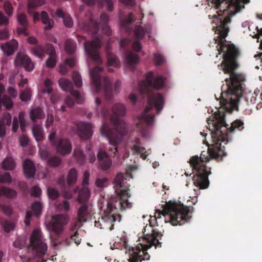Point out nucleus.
Segmentation results:
<instances>
[{
    "mask_svg": "<svg viewBox=\"0 0 262 262\" xmlns=\"http://www.w3.org/2000/svg\"><path fill=\"white\" fill-rule=\"evenodd\" d=\"M64 48L67 53L72 54L75 53L76 49V42L71 39H67L65 41Z\"/></svg>",
    "mask_w": 262,
    "mask_h": 262,
    "instance_id": "26",
    "label": "nucleus"
},
{
    "mask_svg": "<svg viewBox=\"0 0 262 262\" xmlns=\"http://www.w3.org/2000/svg\"><path fill=\"white\" fill-rule=\"evenodd\" d=\"M45 49L46 50V53L51 56H56L55 49L51 43H47L46 45Z\"/></svg>",
    "mask_w": 262,
    "mask_h": 262,
    "instance_id": "46",
    "label": "nucleus"
},
{
    "mask_svg": "<svg viewBox=\"0 0 262 262\" xmlns=\"http://www.w3.org/2000/svg\"><path fill=\"white\" fill-rule=\"evenodd\" d=\"M219 125H221L219 128L221 131V137L225 138L224 141H221V142L225 144H226L229 142V133H232L235 130L241 131L244 128L243 122L239 119H237L233 122L231 123V126L228 127V125L226 123L224 116H220L214 121L213 123L214 130L213 132L216 131V129H217L216 127L219 126Z\"/></svg>",
    "mask_w": 262,
    "mask_h": 262,
    "instance_id": "11",
    "label": "nucleus"
},
{
    "mask_svg": "<svg viewBox=\"0 0 262 262\" xmlns=\"http://www.w3.org/2000/svg\"><path fill=\"white\" fill-rule=\"evenodd\" d=\"M48 138L59 154L64 156L71 152L72 144L69 139L56 137L54 132L49 135Z\"/></svg>",
    "mask_w": 262,
    "mask_h": 262,
    "instance_id": "12",
    "label": "nucleus"
},
{
    "mask_svg": "<svg viewBox=\"0 0 262 262\" xmlns=\"http://www.w3.org/2000/svg\"><path fill=\"white\" fill-rule=\"evenodd\" d=\"M30 118L32 121H35L37 119H41L44 116L43 111L39 107L32 109L30 113Z\"/></svg>",
    "mask_w": 262,
    "mask_h": 262,
    "instance_id": "29",
    "label": "nucleus"
},
{
    "mask_svg": "<svg viewBox=\"0 0 262 262\" xmlns=\"http://www.w3.org/2000/svg\"><path fill=\"white\" fill-rule=\"evenodd\" d=\"M74 192L78 193L77 200L80 203L88 201L91 195L90 190L87 187H82L80 188L77 186L74 189Z\"/></svg>",
    "mask_w": 262,
    "mask_h": 262,
    "instance_id": "19",
    "label": "nucleus"
},
{
    "mask_svg": "<svg viewBox=\"0 0 262 262\" xmlns=\"http://www.w3.org/2000/svg\"><path fill=\"white\" fill-rule=\"evenodd\" d=\"M14 62L16 67H24L27 71H32L34 68V63L29 57L21 53L17 54Z\"/></svg>",
    "mask_w": 262,
    "mask_h": 262,
    "instance_id": "15",
    "label": "nucleus"
},
{
    "mask_svg": "<svg viewBox=\"0 0 262 262\" xmlns=\"http://www.w3.org/2000/svg\"><path fill=\"white\" fill-rule=\"evenodd\" d=\"M117 61L116 56L113 54H108L107 55V65L113 66L115 67L117 66Z\"/></svg>",
    "mask_w": 262,
    "mask_h": 262,
    "instance_id": "48",
    "label": "nucleus"
},
{
    "mask_svg": "<svg viewBox=\"0 0 262 262\" xmlns=\"http://www.w3.org/2000/svg\"><path fill=\"white\" fill-rule=\"evenodd\" d=\"M3 226L4 230L6 232H9L10 231L12 230L14 228V224L12 222H10L8 221L4 222Z\"/></svg>",
    "mask_w": 262,
    "mask_h": 262,
    "instance_id": "52",
    "label": "nucleus"
},
{
    "mask_svg": "<svg viewBox=\"0 0 262 262\" xmlns=\"http://www.w3.org/2000/svg\"><path fill=\"white\" fill-rule=\"evenodd\" d=\"M2 167L6 170H13L15 167V163L13 158L7 157L2 163Z\"/></svg>",
    "mask_w": 262,
    "mask_h": 262,
    "instance_id": "30",
    "label": "nucleus"
},
{
    "mask_svg": "<svg viewBox=\"0 0 262 262\" xmlns=\"http://www.w3.org/2000/svg\"><path fill=\"white\" fill-rule=\"evenodd\" d=\"M9 37V35L7 29L5 28L0 30V40L7 39Z\"/></svg>",
    "mask_w": 262,
    "mask_h": 262,
    "instance_id": "57",
    "label": "nucleus"
},
{
    "mask_svg": "<svg viewBox=\"0 0 262 262\" xmlns=\"http://www.w3.org/2000/svg\"><path fill=\"white\" fill-rule=\"evenodd\" d=\"M1 209L7 215H10L12 213V209L11 207L6 204H2L0 205Z\"/></svg>",
    "mask_w": 262,
    "mask_h": 262,
    "instance_id": "54",
    "label": "nucleus"
},
{
    "mask_svg": "<svg viewBox=\"0 0 262 262\" xmlns=\"http://www.w3.org/2000/svg\"><path fill=\"white\" fill-rule=\"evenodd\" d=\"M7 93L10 96L11 99H14L17 95V91L13 87H9L7 89ZM12 100V99H11Z\"/></svg>",
    "mask_w": 262,
    "mask_h": 262,
    "instance_id": "56",
    "label": "nucleus"
},
{
    "mask_svg": "<svg viewBox=\"0 0 262 262\" xmlns=\"http://www.w3.org/2000/svg\"><path fill=\"white\" fill-rule=\"evenodd\" d=\"M77 180V172L75 168H72L69 172L67 177V184L68 185L74 184Z\"/></svg>",
    "mask_w": 262,
    "mask_h": 262,
    "instance_id": "31",
    "label": "nucleus"
},
{
    "mask_svg": "<svg viewBox=\"0 0 262 262\" xmlns=\"http://www.w3.org/2000/svg\"><path fill=\"white\" fill-rule=\"evenodd\" d=\"M61 160L59 157L56 156L51 157L48 159V164L51 167H56L59 166Z\"/></svg>",
    "mask_w": 262,
    "mask_h": 262,
    "instance_id": "35",
    "label": "nucleus"
},
{
    "mask_svg": "<svg viewBox=\"0 0 262 262\" xmlns=\"http://www.w3.org/2000/svg\"><path fill=\"white\" fill-rule=\"evenodd\" d=\"M220 126H217L216 131L211 133L213 144L208 147V151H203L200 157L192 156L189 160L190 166L193 170L196 171V173L192 178L193 184L200 189L207 188L209 184L208 176L211 172L207 170L204 163L208 161L210 158L219 162L222 160L223 157L226 156L225 146L222 145L221 142L224 141L225 138L220 136L221 135V131L219 128Z\"/></svg>",
    "mask_w": 262,
    "mask_h": 262,
    "instance_id": "2",
    "label": "nucleus"
},
{
    "mask_svg": "<svg viewBox=\"0 0 262 262\" xmlns=\"http://www.w3.org/2000/svg\"><path fill=\"white\" fill-rule=\"evenodd\" d=\"M3 51L8 56L11 55L17 49L18 42L15 39H12L1 46Z\"/></svg>",
    "mask_w": 262,
    "mask_h": 262,
    "instance_id": "22",
    "label": "nucleus"
},
{
    "mask_svg": "<svg viewBox=\"0 0 262 262\" xmlns=\"http://www.w3.org/2000/svg\"><path fill=\"white\" fill-rule=\"evenodd\" d=\"M9 19L1 12H0V26L7 25L8 23Z\"/></svg>",
    "mask_w": 262,
    "mask_h": 262,
    "instance_id": "62",
    "label": "nucleus"
},
{
    "mask_svg": "<svg viewBox=\"0 0 262 262\" xmlns=\"http://www.w3.org/2000/svg\"><path fill=\"white\" fill-rule=\"evenodd\" d=\"M4 90V85L0 83V109L3 105L6 110H9L13 107V102L8 96L6 95L2 96Z\"/></svg>",
    "mask_w": 262,
    "mask_h": 262,
    "instance_id": "20",
    "label": "nucleus"
},
{
    "mask_svg": "<svg viewBox=\"0 0 262 262\" xmlns=\"http://www.w3.org/2000/svg\"><path fill=\"white\" fill-rule=\"evenodd\" d=\"M154 60L155 61L156 64L159 66L164 62V59L162 55L159 53H156L154 55Z\"/></svg>",
    "mask_w": 262,
    "mask_h": 262,
    "instance_id": "50",
    "label": "nucleus"
},
{
    "mask_svg": "<svg viewBox=\"0 0 262 262\" xmlns=\"http://www.w3.org/2000/svg\"><path fill=\"white\" fill-rule=\"evenodd\" d=\"M165 83V80L162 76H154V73L151 71L147 73L145 80L139 83L140 93L147 97V106L139 118L140 123L143 122L148 126L151 125L154 121L155 115L147 113L155 107L157 113L159 114L163 109L164 105L163 96L159 93H154L152 89L160 90L164 86Z\"/></svg>",
    "mask_w": 262,
    "mask_h": 262,
    "instance_id": "4",
    "label": "nucleus"
},
{
    "mask_svg": "<svg viewBox=\"0 0 262 262\" xmlns=\"http://www.w3.org/2000/svg\"><path fill=\"white\" fill-rule=\"evenodd\" d=\"M19 141L20 145L25 147L28 144L29 139L26 136L23 135L20 137Z\"/></svg>",
    "mask_w": 262,
    "mask_h": 262,
    "instance_id": "59",
    "label": "nucleus"
},
{
    "mask_svg": "<svg viewBox=\"0 0 262 262\" xmlns=\"http://www.w3.org/2000/svg\"><path fill=\"white\" fill-rule=\"evenodd\" d=\"M112 112L111 120L114 125V128H110L107 124L104 123L101 127L100 132L102 136L108 139L111 146L109 151L113 152L115 157L118 156L117 145L127 133V124L119 118L125 115L126 108L123 104L117 103L113 105Z\"/></svg>",
    "mask_w": 262,
    "mask_h": 262,
    "instance_id": "6",
    "label": "nucleus"
},
{
    "mask_svg": "<svg viewBox=\"0 0 262 262\" xmlns=\"http://www.w3.org/2000/svg\"><path fill=\"white\" fill-rule=\"evenodd\" d=\"M11 177L8 172L0 175V182L2 183H10L11 182Z\"/></svg>",
    "mask_w": 262,
    "mask_h": 262,
    "instance_id": "47",
    "label": "nucleus"
},
{
    "mask_svg": "<svg viewBox=\"0 0 262 262\" xmlns=\"http://www.w3.org/2000/svg\"><path fill=\"white\" fill-rule=\"evenodd\" d=\"M145 34V30L143 27L138 26L136 28L135 30V35L137 39L140 40L142 39L144 37Z\"/></svg>",
    "mask_w": 262,
    "mask_h": 262,
    "instance_id": "41",
    "label": "nucleus"
},
{
    "mask_svg": "<svg viewBox=\"0 0 262 262\" xmlns=\"http://www.w3.org/2000/svg\"><path fill=\"white\" fill-rule=\"evenodd\" d=\"M132 48L135 51L139 52L142 48V46L139 40H136L134 42L132 45Z\"/></svg>",
    "mask_w": 262,
    "mask_h": 262,
    "instance_id": "61",
    "label": "nucleus"
},
{
    "mask_svg": "<svg viewBox=\"0 0 262 262\" xmlns=\"http://www.w3.org/2000/svg\"><path fill=\"white\" fill-rule=\"evenodd\" d=\"M32 130L33 135L36 141L39 142L43 140V130L41 126L38 125H34Z\"/></svg>",
    "mask_w": 262,
    "mask_h": 262,
    "instance_id": "25",
    "label": "nucleus"
},
{
    "mask_svg": "<svg viewBox=\"0 0 262 262\" xmlns=\"http://www.w3.org/2000/svg\"><path fill=\"white\" fill-rule=\"evenodd\" d=\"M23 169L27 177L32 178L34 177L36 169L32 161L29 159L25 160L23 164Z\"/></svg>",
    "mask_w": 262,
    "mask_h": 262,
    "instance_id": "23",
    "label": "nucleus"
},
{
    "mask_svg": "<svg viewBox=\"0 0 262 262\" xmlns=\"http://www.w3.org/2000/svg\"><path fill=\"white\" fill-rule=\"evenodd\" d=\"M73 156L80 165H83L84 163L85 156L81 150L78 148L75 149Z\"/></svg>",
    "mask_w": 262,
    "mask_h": 262,
    "instance_id": "33",
    "label": "nucleus"
},
{
    "mask_svg": "<svg viewBox=\"0 0 262 262\" xmlns=\"http://www.w3.org/2000/svg\"><path fill=\"white\" fill-rule=\"evenodd\" d=\"M12 117L9 113H5L4 114L3 120H1L0 122L3 123L5 125L10 126L11 124Z\"/></svg>",
    "mask_w": 262,
    "mask_h": 262,
    "instance_id": "45",
    "label": "nucleus"
},
{
    "mask_svg": "<svg viewBox=\"0 0 262 262\" xmlns=\"http://www.w3.org/2000/svg\"><path fill=\"white\" fill-rule=\"evenodd\" d=\"M102 69L96 66L90 71V76L94 84L96 93H99L101 90L106 99L110 100L112 96V88L111 83L107 77H101L100 73Z\"/></svg>",
    "mask_w": 262,
    "mask_h": 262,
    "instance_id": "10",
    "label": "nucleus"
},
{
    "mask_svg": "<svg viewBox=\"0 0 262 262\" xmlns=\"http://www.w3.org/2000/svg\"><path fill=\"white\" fill-rule=\"evenodd\" d=\"M33 54L36 56L42 58L45 55V49L40 45H36L32 49Z\"/></svg>",
    "mask_w": 262,
    "mask_h": 262,
    "instance_id": "36",
    "label": "nucleus"
},
{
    "mask_svg": "<svg viewBox=\"0 0 262 262\" xmlns=\"http://www.w3.org/2000/svg\"><path fill=\"white\" fill-rule=\"evenodd\" d=\"M2 195H5L9 198H14L17 195V192L15 190L3 186L0 188V196Z\"/></svg>",
    "mask_w": 262,
    "mask_h": 262,
    "instance_id": "28",
    "label": "nucleus"
},
{
    "mask_svg": "<svg viewBox=\"0 0 262 262\" xmlns=\"http://www.w3.org/2000/svg\"><path fill=\"white\" fill-rule=\"evenodd\" d=\"M63 23L65 26L67 27H72L73 26L72 19L70 16H65L63 18Z\"/></svg>",
    "mask_w": 262,
    "mask_h": 262,
    "instance_id": "58",
    "label": "nucleus"
},
{
    "mask_svg": "<svg viewBox=\"0 0 262 262\" xmlns=\"http://www.w3.org/2000/svg\"><path fill=\"white\" fill-rule=\"evenodd\" d=\"M127 64L129 66L136 64L139 61V56L134 53H128L126 57Z\"/></svg>",
    "mask_w": 262,
    "mask_h": 262,
    "instance_id": "34",
    "label": "nucleus"
},
{
    "mask_svg": "<svg viewBox=\"0 0 262 262\" xmlns=\"http://www.w3.org/2000/svg\"><path fill=\"white\" fill-rule=\"evenodd\" d=\"M25 116V114L23 112H20L18 114L20 128L22 132L23 133L26 132V127L27 126V123Z\"/></svg>",
    "mask_w": 262,
    "mask_h": 262,
    "instance_id": "40",
    "label": "nucleus"
},
{
    "mask_svg": "<svg viewBox=\"0 0 262 262\" xmlns=\"http://www.w3.org/2000/svg\"><path fill=\"white\" fill-rule=\"evenodd\" d=\"M59 84L60 88L64 91H69L77 100L79 103H81L83 101V98L79 92L73 90V84L70 80L64 78H60L59 80Z\"/></svg>",
    "mask_w": 262,
    "mask_h": 262,
    "instance_id": "14",
    "label": "nucleus"
},
{
    "mask_svg": "<svg viewBox=\"0 0 262 262\" xmlns=\"http://www.w3.org/2000/svg\"><path fill=\"white\" fill-rule=\"evenodd\" d=\"M69 221V217L67 214H58L52 216L51 222V230L57 236L54 238L50 235L51 242L53 246L55 247L62 244L69 246L73 241L77 246L81 243V238L79 236L78 230L82 226V222L78 219L70 224L68 236L63 241L60 239L63 231V227Z\"/></svg>",
    "mask_w": 262,
    "mask_h": 262,
    "instance_id": "7",
    "label": "nucleus"
},
{
    "mask_svg": "<svg viewBox=\"0 0 262 262\" xmlns=\"http://www.w3.org/2000/svg\"><path fill=\"white\" fill-rule=\"evenodd\" d=\"M3 7L6 13L8 16H11L13 12V7L11 3L9 1H5Z\"/></svg>",
    "mask_w": 262,
    "mask_h": 262,
    "instance_id": "42",
    "label": "nucleus"
},
{
    "mask_svg": "<svg viewBox=\"0 0 262 262\" xmlns=\"http://www.w3.org/2000/svg\"><path fill=\"white\" fill-rule=\"evenodd\" d=\"M17 20L23 27H27L28 25L27 16L25 14H19L17 16Z\"/></svg>",
    "mask_w": 262,
    "mask_h": 262,
    "instance_id": "44",
    "label": "nucleus"
},
{
    "mask_svg": "<svg viewBox=\"0 0 262 262\" xmlns=\"http://www.w3.org/2000/svg\"><path fill=\"white\" fill-rule=\"evenodd\" d=\"M32 209L34 213V215L36 217H38L41 214L42 210V205L40 202L36 201L33 203L32 205Z\"/></svg>",
    "mask_w": 262,
    "mask_h": 262,
    "instance_id": "39",
    "label": "nucleus"
},
{
    "mask_svg": "<svg viewBox=\"0 0 262 262\" xmlns=\"http://www.w3.org/2000/svg\"><path fill=\"white\" fill-rule=\"evenodd\" d=\"M30 246L36 250L38 257H42L47 250V245L44 242L41 230L35 229L30 237Z\"/></svg>",
    "mask_w": 262,
    "mask_h": 262,
    "instance_id": "13",
    "label": "nucleus"
},
{
    "mask_svg": "<svg viewBox=\"0 0 262 262\" xmlns=\"http://www.w3.org/2000/svg\"><path fill=\"white\" fill-rule=\"evenodd\" d=\"M85 4L92 6L98 4L100 8L106 5L107 10L112 11L113 9V2L112 0H82Z\"/></svg>",
    "mask_w": 262,
    "mask_h": 262,
    "instance_id": "21",
    "label": "nucleus"
},
{
    "mask_svg": "<svg viewBox=\"0 0 262 262\" xmlns=\"http://www.w3.org/2000/svg\"><path fill=\"white\" fill-rule=\"evenodd\" d=\"M20 123L18 117H14L12 123V131L14 133L17 132Z\"/></svg>",
    "mask_w": 262,
    "mask_h": 262,
    "instance_id": "53",
    "label": "nucleus"
},
{
    "mask_svg": "<svg viewBox=\"0 0 262 262\" xmlns=\"http://www.w3.org/2000/svg\"><path fill=\"white\" fill-rule=\"evenodd\" d=\"M249 0H213L212 4L218 10L217 15H209L212 19V29L218 34L215 39L219 46L218 51L223 53V60L219 65L225 74L230 77L225 79V84L221 86L220 105L226 112L231 113L238 106V103L243 95V84L246 81L245 76L235 71L238 68V58L240 56L239 49L232 43H227L226 38L230 31L229 24L231 17L244 8V4Z\"/></svg>",
    "mask_w": 262,
    "mask_h": 262,
    "instance_id": "1",
    "label": "nucleus"
},
{
    "mask_svg": "<svg viewBox=\"0 0 262 262\" xmlns=\"http://www.w3.org/2000/svg\"><path fill=\"white\" fill-rule=\"evenodd\" d=\"M60 209L64 211H67L69 209L70 204L68 201L64 200L62 204L59 205Z\"/></svg>",
    "mask_w": 262,
    "mask_h": 262,
    "instance_id": "63",
    "label": "nucleus"
},
{
    "mask_svg": "<svg viewBox=\"0 0 262 262\" xmlns=\"http://www.w3.org/2000/svg\"><path fill=\"white\" fill-rule=\"evenodd\" d=\"M31 95V91L30 89L27 88L25 90L21 91L20 94V99L22 101H28L30 100Z\"/></svg>",
    "mask_w": 262,
    "mask_h": 262,
    "instance_id": "38",
    "label": "nucleus"
},
{
    "mask_svg": "<svg viewBox=\"0 0 262 262\" xmlns=\"http://www.w3.org/2000/svg\"><path fill=\"white\" fill-rule=\"evenodd\" d=\"M90 178V173L88 171H85L83 175V180L82 185L83 187H86V185L89 184V180Z\"/></svg>",
    "mask_w": 262,
    "mask_h": 262,
    "instance_id": "60",
    "label": "nucleus"
},
{
    "mask_svg": "<svg viewBox=\"0 0 262 262\" xmlns=\"http://www.w3.org/2000/svg\"><path fill=\"white\" fill-rule=\"evenodd\" d=\"M33 17L34 22L38 21L40 17L41 18L42 23L46 25L44 28L45 30H51L53 27L54 22L49 18L46 11H42L40 14L38 12H35L33 13Z\"/></svg>",
    "mask_w": 262,
    "mask_h": 262,
    "instance_id": "18",
    "label": "nucleus"
},
{
    "mask_svg": "<svg viewBox=\"0 0 262 262\" xmlns=\"http://www.w3.org/2000/svg\"><path fill=\"white\" fill-rule=\"evenodd\" d=\"M56 56H51L48 58L46 62L47 67H48V68H52L56 66Z\"/></svg>",
    "mask_w": 262,
    "mask_h": 262,
    "instance_id": "49",
    "label": "nucleus"
},
{
    "mask_svg": "<svg viewBox=\"0 0 262 262\" xmlns=\"http://www.w3.org/2000/svg\"><path fill=\"white\" fill-rule=\"evenodd\" d=\"M165 217V222H169L172 225H182L188 222L191 217L190 215L189 208L183 204L171 203L166 204L163 210H156L155 217L157 220L161 217V215Z\"/></svg>",
    "mask_w": 262,
    "mask_h": 262,
    "instance_id": "8",
    "label": "nucleus"
},
{
    "mask_svg": "<svg viewBox=\"0 0 262 262\" xmlns=\"http://www.w3.org/2000/svg\"><path fill=\"white\" fill-rule=\"evenodd\" d=\"M98 165L102 170H107L111 167L112 161L105 151L100 150L97 155Z\"/></svg>",
    "mask_w": 262,
    "mask_h": 262,
    "instance_id": "16",
    "label": "nucleus"
},
{
    "mask_svg": "<svg viewBox=\"0 0 262 262\" xmlns=\"http://www.w3.org/2000/svg\"><path fill=\"white\" fill-rule=\"evenodd\" d=\"M107 182V179L103 178L102 179H97L96 181V185L98 187H103L106 186Z\"/></svg>",
    "mask_w": 262,
    "mask_h": 262,
    "instance_id": "55",
    "label": "nucleus"
},
{
    "mask_svg": "<svg viewBox=\"0 0 262 262\" xmlns=\"http://www.w3.org/2000/svg\"><path fill=\"white\" fill-rule=\"evenodd\" d=\"M93 126L90 123L80 122L77 124L79 136L83 139H88L93 135Z\"/></svg>",
    "mask_w": 262,
    "mask_h": 262,
    "instance_id": "17",
    "label": "nucleus"
},
{
    "mask_svg": "<svg viewBox=\"0 0 262 262\" xmlns=\"http://www.w3.org/2000/svg\"><path fill=\"white\" fill-rule=\"evenodd\" d=\"M73 81L77 88H80L82 85V82L80 75L77 71H74L72 74Z\"/></svg>",
    "mask_w": 262,
    "mask_h": 262,
    "instance_id": "37",
    "label": "nucleus"
},
{
    "mask_svg": "<svg viewBox=\"0 0 262 262\" xmlns=\"http://www.w3.org/2000/svg\"><path fill=\"white\" fill-rule=\"evenodd\" d=\"M89 214L88 205L85 204H83L78 209L77 219L82 223L85 222Z\"/></svg>",
    "mask_w": 262,
    "mask_h": 262,
    "instance_id": "24",
    "label": "nucleus"
},
{
    "mask_svg": "<svg viewBox=\"0 0 262 262\" xmlns=\"http://www.w3.org/2000/svg\"><path fill=\"white\" fill-rule=\"evenodd\" d=\"M134 145L132 148V150L134 154L143 155L145 148L141 146L140 140L138 138H136L134 141Z\"/></svg>",
    "mask_w": 262,
    "mask_h": 262,
    "instance_id": "32",
    "label": "nucleus"
},
{
    "mask_svg": "<svg viewBox=\"0 0 262 262\" xmlns=\"http://www.w3.org/2000/svg\"><path fill=\"white\" fill-rule=\"evenodd\" d=\"M160 233L157 232V235L155 233L146 240L148 244L139 243L135 247L132 248L133 253L131 257L128 259L129 262H141L142 260H147L150 258L149 254L147 252L148 249L153 246L161 247V243L160 242L158 237Z\"/></svg>",
    "mask_w": 262,
    "mask_h": 262,
    "instance_id": "9",
    "label": "nucleus"
},
{
    "mask_svg": "<svg viewBox=\"0 0 262 262\" xmlns=\"http://www.w3.org/2000/svg\"><path fill=\"white\" fill-rule=\"evenodd\" d=\"M48 194L50 199L55 200L58 197L59 193L57 189L53 188H48Z\"/></svg>",
    "mask_w": 262,
    "mask_h": 262,
    "instance_id": "43",
    "label": "nucleus"
},
{
    "mask_svg": "<svg viewBox=\"0 0 262 262\" xmlns=\"http://www.w3.org/2000/svg\"><path fill=\"white\" fill-rule=\"evenodd\" d=\"M57 183L60 186L65 187L67 183V180L66 181L65 176L63 175L60 176L58 179Z\"/></svg>",
    "mask_w": 262,
    "mask_h": 262,
    "instance_id": "64",
    "label": "nucleus"
},
{
    "mask_svg": "<svg viewBox=\"0 0 262 262\" xmlns=\"http://www.w3.org/2000/svg\"><path fill=\"white\" fill-rule=\"evenodd\" d=\"M44 0H28V11L29 13H33L34 9L43 5Z\"/></svg>",
    "mask_w": 262,
    "mask_h": 262,
    "instance_id": "27",
    "label": "nucleus"
},
{
    "mask_svg": "<svg viewBox=\"0 0 262 262\" xmlns=\"http://www.w3.org/2000/svg\"><path fill=\"white\" fill-rule=\"evenodd\" d=\"M125 182L126 179L123 174H117L114 181V185L116 187L115 192L117 196L112 197L107 201L103 213L98 221L95 222L96 227L112 230L114 229V223L121 221V215L119 214V211L132 207V204L128 200L130 196L128 193L129 189H122Z\"/></svg>",
    "mask_w": 262,
    "mask_h": 262,
    "instance_id": "3",
    "label": "nucleus"
},
{
    "mask_svg": "<svg viewBox=\"0 0 262 262\" xmlns=\"http://www.w3.org/2000/svg\"><path fill=\"white\" fill-rule=\"evenodd\" d=\"M108 16L105 12L100 15V21L98 22L92 19L88 26H85V31L92 34L93 40L88 41L85 37L77 35V38L79 42L84 41L83 45L86 54L97 63H102L99 55V50L101 46V33H104L109 36L111 34V30L107 25Z\"/></svg>",
    "mask_w": 262,
    "mask_h": 262,
    "instance_id": "5",
    "label": "nucleus"
},
{
    "mask_svg": "<svg viewBox=\"0 0 262 262\" xmlns=\"http://www.w3.org/2000/svg\"><path fill=\"white\" fill-rule=\"evenodd\" d=\"M41 193V189L37 186H35L31 188V194L35 197H38Z\"/></svg>",
    "mask_w": 262,
    "mask_h": 262,
    "instance_id": "51",
    "label": "nucleus"
}]
</instances>
